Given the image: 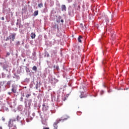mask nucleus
Listing matches in <instances>:
<instances>
[{
  "label": "nucleus",
  "mask_w": 129,
  "mask_h": 129,
  "mask_svg": "<svg viewBox=\"0 0 129 129\" xmlns=\"http://www.w3.org/2000/svg\"><path fill=\"white\" fill-rule=\"evenodd\" d=\"M20 119L21 118H20V116H17L16 118L10 119L8 122V126H9V127H13L14 126V128H16L17 127L14 125V122H15V121H17V120L19 121Z\"/></svg>",
  "instance_id": "f257e3e1"
},
{
  "label": "nucleus",
  "mask_w": 129,
  "mask_h": 129,
  "mask_svg": "<svg viewBox=\"0 0 129 129\" xmlns=\"http://www.w3.org/2000/svg\"><path fill=\"white\" fill-rule=\"evenodd\" d=\"M61 120H62V119H57L56 120L55 122H54L53 126L54 129H57V128L58 127V123H59V122H60V121H61Z\"/></svg>",
  "instance_id": "f03ea898"
},
{
  "label": "nucleus",
  "mask_w": 129,
  "mask_h": 129,
  "mask_svg": "<svg viewBox=\"0 0 129 129\" xmlns=\"http://www.w3.org/2000/svg\"><path fill=\"white\" fill-rule=\"evenodd\" d=\"M42 110L43 111H46V110H48V108H49V107L45 104H43L42 105Z\"/></svg>",
  "instance_id": "7ed1b4c3"
},
{
  "label": "nucleus",
  "mask_w": 129,
  "mask_h": 129,
  "mask_svg": "<svg viewBox=\"0 0 129 129\" xmlns=\"http://www.w3.org/2000/svg\"><path fill=\"white\" fill-rule=\"evenodd\" d=\"M16 33L12 34L10 36H9V38L10 37V39H12V41H15V38H16Z\"/></svg>",
  "instance_id": "20e7f679"
},
{
  "label": "nucleus",
  "mask_w": 129,
  "mask_h": 129,
  "mask_svg": "<svg viewBox=\"0 0 129 129\" xmlns=\"http://www.w3.org/2000/svg\"><path fill=\"white\" fill-rule=\"evenodd\" d=\"M62 12H66L67 8H66V6L65 5H61V7Z\"/></svg>",
  "instance_id": "39448f33"
},
{
  "label": "nucleus",
  "mask_w": 129,
  "mask_h": 129,
  "mask_svg": "<svg viewBox=\"0 0 129 129\" xmlns=\"http://www.w3.org/2000/svg\"><path fill=\"white\" fill-rule=\"evenodd\" d=\"M83 37L82 36L80 35L79 36L78 38V42H79V43H82V41H81V39H83Z\"/></svg>",
  "instance_id": "423d86ee"
},
{
  "label": "nucleus",
  "mask_w": 129,
  "mask_h": 129,
  "mask_svg": "<svg viewBox=\"0 0 129 129\" xmlns=\"http://www.w3.org/2000/svg\"><path fill=\"white\" fill-rule=\"evenodd\" d=\"M38 15H39V11L38 10L35 11L34 12L33 16L35 17L36 16H38Z\"/></svg>",
  "instance_id": "0eeeda50"
},
{
  "label": "nucleus",
  "mask_w": 129,
  "mask_h": 129,
  "mask_svg": "<svg viewBox=\"0 0 129 129\" xmlns=\"http://www.w3.org/2000/svg\"><path fill=\"white\" fill-rule=\"evenodd\" d=\"M31 38L32 39H35L36 38V34L34 33H31Z\"/></svg>",
  "instance_id": "6e6552de"
},
{
  "label": "nucleus",
  "mask_w": 129,
  "mask_h": 129,
  "mask_svg": "<svg viewBox=\"0 0 129 129\" xmlns=\"http://www.w3.org/2000/svg\"><path fill=\"white\" fill-rule=\"evenodd\" d=\"M12 91H13L14 93H17V90L16 89L15 87H13V88L12 89Z\"/></svg>",
  "instance_id": "1a4fd4ad"
},
{
  "label": "nucleus",
  "mask_w": 129,
  "mask_h": 129,
  "mask_svg": "<svg viewBox=\"0 0 129 129\" xmlns=\"http://www.w3.org/2000/svg\"><path fill=\"white\" fill-rule=\"evenodd\" d=\"M38 7L40 8H43V3H40L39 4H38Z\"/></svg>",
  "instance_id": "9d476101"
},
{
  "label": "nucleus",
  "mask_w": 129,
  "mask_h": 129,
  "mask_svg": "<svg viewBox=\"0 0 129 129\" xmlns=\"http://www.w3.org/2000/svg\"><path fill=\"white\" fill-rule=\"evenodd\" d=\"M32 69H33V70L34 71H37V67L34 66V67H33Z\"/></svg>",
  "instance_id": "9b49d317"
},
{
  "label": "nucleus",
  "mask_w": 129,
  "mask_h": 129,
  "mask_svg": "<svg viewBox=\"0 0 129 129\" xmlns=\"http://www.w3.org/2000/svg\"><path fill=\"white\" fill-rule=\"evenodd\" d=\"M30 96H31V94H26V97L27 98H28L29 97H30Z\"/></svg>",
  "instance_id": "f8f14e48"
},
{
  "label": "nucleus",
  "mask_w": 129,
  "mask_h": 129,
  "mask_svg": "<svg viewBox=\"0 0 129 129\" xmlns=\"http://www.w3.org/2000/svg\"><path fill=\"white\" fill-rule=\"evenodd\" d=\"M2 120L3 121H6V118H5L4 117H2Z\"/></svg>",
  "instance_id": "ddd939ff"
},
{
  "label": "nucleus",
  "mask_w": 129,
  "mask_h": 129,
  "mask_svg": "<svg viewBox=\"0 0 129 129\" xmlns=\"http://www.w3.org/2000/svg\"><path fill=\"white\" fill-rule=\"evenodd\" d=\"M26 72H29V68H28L27 67H26Z\"/></svg>",
  "instance_id": "4468645a"
},
{
  "label": "nucleus",
  "mask_w": 129,
  "mask_h": 129,
  "mask_svg": "<svg viewBox=\"0 0 129 129\" xmlns=\"http://www.w3.org/2000/svg\"><path fill=\"white\" fill-rule=\"evenodd\" d=\"M23 99H24V97H21L20 101H23Z\"/></svg>",
  "instance_id": "2eb2a0df"
},
{
  "label": "nucleus",
  "mask_w": 129,
  "mask_h": 129,
  "mask_svg": "<svg viewBox=\"0 0 129 129\" xmlns=\"http://www.w3.org/2000/svg\"><path fill=\"white\" fill-rule=\"evenodd\" d=\"M16 44H17V45H20V41H17Z\"/></svg>",
  "instance_id": "dca6fc26"
},
{
  "label": "nucleus",
  "mask_w": 129,
  "mask_h": 129,
  "mask_svg": "<svg viewBox=\"0 0 129 129\" xmlns=\"http://www.w3.org/2000/svg\"><path fill=\"white\" fill-rule=\"evenodd\" d=\"M2 21H5V17H2Z\"/></svg>",
  "instance_id": "f3484780"
},
{
  "label": "nucleus",
  "mask_w": 129,
  "mask_h": 129,
  "mask_svg": "<svg viewBox=\"0 0 129 129\" xmlns=\"http://www.w3.org/2000/svg\"><path fill=\"white\" fill-rule=\"evenodd\" d=\"M80 27H81V28H83V25L82 24H80Z\"/></svg>",
  "instance_id": "a211bd4d"
},
{
  "label": "nucleus",
  "mask_w": 129,
  "mask_h": 129,
  "mask_svg": "<svg viewBox=\"0 0 129 129\" xmlns=\"http://www.w3.org/2000/svg\"><path fill=\"white\" fill-rule=\"evenodd\" d=\"M43 129H49V127H44Z\"/></svg>",
  "instance_id": "6ab92c4d"
},
{
  "label": "nucleus",
  "mask_w": 129,
  "mask_h": 129,
  "mask_svg": "<svg viewBox=\"0 0 129 129\" xmlns=\"http://www.w3.org/2000/svg\"><path fill=\"white\" fill-rule=\"evenodd\" d=\"M60 22H61V23H64V20H63V19H61L60 20Z\"/></svg>",
  "instance_id": "aec40b11"
},
{
  "label": "nucleus",
  "mask_w": 129,
  "mask_h": 129,
  "mask_svg": "<svg viewBox=\"0 0 129 129\" xmlns=\"http://www.w3.org/2000/svg\"><path fill=\"white\" fill-rule=\"evenodd\" d=\"M7 56H10V52H7Z\"/></svg>",
  "instance_id": "412c9836"
},
{
  "label": "nucleus",
  "mask_w": 129,
  "mask_h": 129,
  "mask_svg": "<svg viewBox=\"0 0 129 129\" xmlns=\"http://www.w3.org/2000/svg\"><path fill=\"white\" fill-rule=\"evenodd\" d=\"M73 0H68L69 3H71Z\"/></svg>",
  "instance_id": "4be33fe9"
},
{
  "label": "nucleus",
  "mask_w": 129,
  "mask_h": 129,
  "mask_svg": "<svg viewBox=\"0 0 129 129\" xmlns=\"http://www.w3.org/2000/svg\"><path fill=\"white\" fill-rule=\"evenodd\" d=\"M2 91V86L0 85V92Z\"/></svg>",
  "instance_id": "5701e85b"
},
{
  "label": "nucleus",
  "mask_w": 129,
  "mask_h": 129,
  "mask_svg": "<svg viewBox=\"0 0 129 129\" xmlns=\"http://www.w3.org/2000/svg\"><path fill=\"white\" fill-rule=\"evenodd\" d=\"M22 97H25V94L23 93V94H22Z\"/></svg>",
  "instance_id": "b1692460"
},
{
  "label": "nucleus",
  "mask_w": 129,
  "mask_h": 129,
  "mask_svg": "<svg viewBox=\"0 0 129 129\" xmlns=\"http://www.w3.org/2000/svg\"><path fill=\"white\" fill-rule=\"evenodd\" d=\"M9 37H7V39H6V41H9Z\"/></svg>",
  "instance_id": "393cba45"
},
{
  "label": "nucleus",
  "mask_w": 129,
  "mask_h": 129,
  "mask_svg": "<svg viewBox=\"0 0 129 129\" xmlns=\"http://www.w3.org/2000/svg\"><path fill=\"white\" fill-rule=\"evenodd\" d=\"M53 53H54V54H56V52H55V51H53Z\"/></svg>",
  "instance_id": "a878e982"
},
{
  "label": "nucleus",
  "mask_w": 129,
  "mask_h": 129,
  "mask_svg": "<svg viewBox=\"0 0 129 129\" xmlns=\"http://www.w3.org/2000/svg\"><path fill=\"white\" fill-rule=\"evenodd\" d=\"M66 100V98H64V99L63 100V101H65Z\"/></svg>",
  "instance_id": "bb28decb"
},
{
  "label": "nucleus",
  "mask_w": 129,
  "mask_h": 129,
  "mask_svg": "<svg viewBox=\"0 0 129 129\" xmlns=\"http://www.w3.org/2000/svg\"><path fill=\"white\" fill-rule=\"evenodd\" d=\"M0 129H3V127L0 126Z\"/></svg>",
  "instance_id": "cd10ccee"
},
{
  "label": "nucleus",
  "mask_w": 129,
  "mask_h": 129,
  "mask_svg": "<svg viewBox=\"0 0 129 129\" xmlns=\"http://www.w3.org/2000/svg\"><path fill=\"white\" fill-rule=\"evenodd\" d=\"M24 62H26V59H24Z\"/></svg>",
  "instance_id": "c85d7f7f"
},
{
  "label": "nucleus",
  "mask_w": 129,
  "mask_h": 129,
  "mask_svg": "<svg viewBox=\"0 0 129 129\" xmlns=\"http://www.w3.org/2000/svg\"><path fill=\"white\" fill-rule=\"evenodd\" d=\"M8 94H9V95H11V93H8Z\"/></svg>",
  "instance_id": "c756f323"
},
{
  "label": "nucleus",
  "mask_w": 129,
  "mask_h": 129,
  "mask_svg": "<svg viewBox=\"0 0 129 129\" xmlns=\"http://www.w3.org/2000/svg\"><path fill=\"white\" fill-rule=\"evenodd\" d=\"M47 57H49V54H47Z\"/></svg>",
  "instance_id": "7c9ffc66"
}]
</instances>
